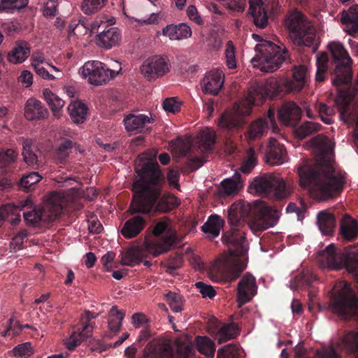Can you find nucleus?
Segmentation results:
<instances>
[{
    "instance_id": "1",
    "label": "nucleus",
    "mask_w": 358,
    "mask_h": 358,
    "mask_svg": "<svg viewBox=\"0 0 358 358\" xmlns=\"http://www.w3.org/2000/svg\"><path fill=\"white\" fill-rule=\"evenodd\" d=\"M138 164L135 170L138 178L132 185L133 199L129 208L130 215L149 214L153 209L157 213H168L180 205L175 196L164 194L162 196L164 176L156 160H145L139 155Z\"/></svg>"
},
{
    "instance_id": "2",
    "label": "nucleus",
    "mask_w": 358,
    "mask_h": 358,
    "mask_svg": "<svg viewBox=\"0 0 358 358\" xmlns=\"http://www.w3.org/2000/svg\"><path fill=\"white\" fill-rule=\"evenodd\" d=\"M299 185L307 189L317 200L324 201L341 192L343 178L334 176V169L328 165L324 169L303 160L297 168Z\"/></svg>"
},
{
    "instance_id": "3",
    "label": "nucleus",
    "mask_w": 358,
    "mask_h": 358,
    "mask_svg": "<svg viewBox=\"0 0 358 358\" xmlns=\"http://www.w3.org/2000/svg\"><path fill=\"white\" fill-rule=\"evenodd\" d=\"M279 210L273 208L263 201L251 207L250 203L238 201L228 209L227 221L231 227H248L255 234L273 227L280 217Z\"/></svg>"
},
{
    "instance_id": "4",
    "label": "nucleus",
    "mask_w": 358,
    "mask_h": 358,
    "mask_svg": "<svg viewBox=\"0 0 358 358\" xmlns=\"http://www.w3.org/2000/svg\"><path fill=\"white\" fill-rule=\"evenodd\" d=\"M74 188L66 191H57L50 193L47 198L45 208H30L23 210V217L26 224L31 227H38L42 221H52L58 217L67 204L73 199Z\"/></svg>"
},
{
    "instance_id": "5",
    "label": "nucleus",
    "mask_w": 358,
    "mask_h": 358,
    "mask_svg": "<svg viewBox=\"0 0 358 358\" xmlns=\"http://www.w3.org/2000/svg\"><path fill=\"white\" fill-rule=\"evenodd\" d=\"M284 27L289 38L296 46L317 45V34L313 23L301 11L294 9L288 12L284 19Z\"/></svg>"
},
{
    "instance_id": "6",
    "label": "nucleus",
    "mask_w": 358,
    "mask_h": 358,
    "mask_svg": "<svg viewBox=\"0 0 358 358\" xmlns=\"http://www.w3.org/2000/svg\"><path fill=\"white\" fill-rule=\"evenodd\" d=\"M252 37L262 42L255 46V50L261 53V56H256L252 59L254 66H257L262 71L266 73L278 69L285 60L287 51L282 50L280 46L271 41L262 40L261 36L256 34H253Z\"/></svg>"
},
{
    "instance_id": "7",
    "label": "nucleus",
    "mask_w": 358,
    "mask_h": 358,
    "mask_svg": "<svg viewBox=\"0 0 358 358\" xmlns=\"http://www.w3.org/2000/svg\"><path fill=\"white\" fill-rule=\"evenodd\" d=\"M318 261L324 267L340 270L345 268L349 273L358 275V256L355 252L337 250L334 244L329 245L318 255Z\"/></svg>"
},
{
    "instance_id": "8",
    "label": "nucleus",
    "mask_w": 358,
    "mask_h": 358,
    "mask_svg": "<svg viewBox=\"0 0 358 358\" xmlns=\"http://www.w3.org/2000/svg\"><path fill=\"white\" fill-rule=\"evenodd\" d=\"M328 47L331 55L332 65L334 66L331 72L333 85L340 86L343 84H348L352 78V59L341 43L331 42Z\"/></svg>"
},
{
    "instance_id": "9",
    "label": "nucleus",
    "mask_w": 358,
    "mask_h": 358,
    "mask_svg": "<svg viewBox=\"0 0 358 358\" xmlns=\"http://www.w3.org/2000/svg\"><path fill=\"white\" fill-rule=\"evenodd\" d=\"M152 234L156 237L164 234L159 240L145 239V247L153 257H158L169 252L177 244V234L170 226L169 219L166 217L155 224Z\"/></svg>"
},
{
    "instance_id": "10",
    "label": "nucleus",
    "mask_w": 358,
    "mask_h": 358,
    "mask_svg": "<svg viewBox=\"0 0 358 358\" xmlns=\"http://www.w3.org/2000/svg\"><path fill=\"white\" fill-rule=\"evenodd\" d=\"M250 186L257 193L278 200L285 198L288 194L285 182L278 173H265L256 178Z\"/></svg>"
},
{
    "instance_id": "11",
    "label": "nucleus",
    "mask_w": 358,
    "mask_h": 358,
    "mask_svg": "<svg viewBox=\"0 0 358 358\" xmlns=\"http://www.w3.org/2000/svg\"><path fill=\"white\" fill-rule=\"evenodd\" d=\"M331 310L347 319L355 316L358 310V299L348 283L338 290L331 298Z\"/></svg>"
},
{
    "instance_id": "12",
    "label": "nucleus",
    "mask_w": 358,
    "mask_h": 358,
    "mask_svg": "<svg viewBox=\"0 0 358 358\" xmlns=\"http://www.w3.org/2000/svg\"><path fill=\"white\" fill-rule=\"evenodd\" d=\"M308 68L304 65L294 66L291 78L281 81L274 80L271 88L275 96H280L290 92H299L308 83Z\"/></svg>"
},
{
    "instance_id": "13",
    "label": "nucleus",
    "mask_w": 358,
    "mask_h": 358,
    "mask_svg": "<svg viewBox=\"0 0 358 358\" xmlns=\"http://www.w3.org/2000/svg\"><path fill=\"white\" fill-rule=\"evenodd\" d=\"M111 70L99 61H88L80 68V73L84 78H88V82L95 86L106 84L116 77L121 71Z\"/></svg>"
},
{
    "instance_id": "14",
    "label": "nucleus",
    "mask_w": 358,
    "mask_h": 358,
    "mask_svg": "<svg viewBox=\"0 0 358 358\" xmlns=\"http://www.w3.org/2000/svg\"><path fill=\"white\" fill-rule=\"evenodd\" d=\"M241 227H231L230 230L224 233L223 242L229 248L231 255L243 257L248 252V241L245 238V231Z\"/></svg>"
},
{
    "instance_id": "15",
    "label": "nucleus",
    "mask_w": 358,
    "mask_h": 358,
    "mask_svg": "<svg viewBox=\"0 0 358 358\" xmlns=\"http://www.w3.org/2000/svg\"><path fill=\"white\" fill-rule=\"evenodd\" d=\"M171 68V64L167 57L154 56L146 59L141 66V72L149 81L164 76Z\"/></svg>"
},
{
    "instance_id": "16",
    "label": "nucleus",
    "mask_w": 358,
    "mask_h": 358,
    "mask_svg": "<svg viewBox=\"0 0 358 358\" xmlns=\"http://www.w3.org/2000/svg\"><path fill=\"white\" fill-rule=\"evenodd\" d=\"M301 109L294 102L284 103L278 110L280 122L285 126L296 127L301 118Z\"/></svg>"
},
{
    "instance_id": "17",
    "label": "nucleus",
    "mask_w": 358,
    "mask_h": 358,
    "mask_svg": "<svg viewBox=\"0 0 358 358\" xmlns=\"http://www.w3.org/2000/svg\"><path fill=\"white\" fill-rule=\"evenodd\" d=\"M257 292L255 278L250 273L243 275L237 287V301L241 304L250 301Z\"/></svg>"
},
{
    "instance_id": "18",
    "label": "nucleus",
    "mask_w": 358,
    "mask_h": 358,
    "mask_svg": "<svg viewBox=\"0 0 358 358\" xmlns=\"http://www.w3.org/2000/svg\"><path fill=\"white\" fill-rule=\"evenodd\" d=\"M32 201L26 199L20 201L17 205L6 204L0 208V219L9 221L12 225L15 226L21 221L20 211L31 208Z\"/></svg>"
},
{
    "instance_id": "19",
    "label": "nucleus",
    "mask_w": 358,
    "mask_h": 358,
    "mask_svg": "<svg viewBox=\"0 0 358 358\" xmlns=\"http://www.w3.org/2000/svg\"><path fill=\"white\" fill-rule=\"evenodd\" d=\"M224 77L221 70L216 69L210 71L202 80L203 92L206 94L217 95L224 85Z\"/></svg>"
},
{
    "instance_id": "20",
    "label": "nucleus",
    "mask_w": 358,
    "mask_h": 358,
    "mask_svg": "<svg viewBox=\"0 0 358 358\" xmlns=\"http://www.w3.org/2000/svg\"><path fill=\"white\" fill-rule=\"evenodd\" d=\"M286 154L285 146L274 138H270L265 154L266 162L271 165L282 164Z\"/></svg>"
},
{
    "instance_id": "21",
    "label": "nucleus",
    "mask_w": 358,
    "mask_h": 358,
    "mask_svg": "<svg viewBox=\"0 0 358 358\" xmlns=\"http://www.w3.org/2000/svg\"><path fill=\"white\" fill-rule=\"evenodd\" d=\"M336 347L348 354L358 353V331H345L336 343Z\"/></svg>"
},
{
    "instance_id": "22",
    "label": "nucleus",
    "mask_w": 358,
    "mask_h": 358,
    "mask_svg": "<svg viewBox=\"0 0 358 358\" xmlns=\"http://www.w3.org/2000/svg\"><path fill=\"white\" fill-rule=\"evenodd\" d=\"M38 152L39 150L31 139L24 138L22 140L23 159L29 166L34 169H38L42 166V162L38 160Z\"/></svg>"
},
{
    "instance_id": "23",
    "label": "nucleus",
    "mask_w": 358,
    "mask_h": 358,
    "mask_svg": "<svg viewBox=\"0 0 358 358\" xmlns=\"http://www.w3.org/2000/svg\"><path fill=\"white\" fill-rule=\"evenodd\" d=\"M146 224L145 219L141 215H135L127 220L121 229V234L125 238L136 237L144 229Z\"/></svg>"
},
{
    "instance_id": "24",
    "label": "nucleus",
    "mask_w": 358,
    "mask_h": 358,
    "mask_svg": "<svg viewBox=\"0 0 358 358\" xmlns=\"http://www.w3.org/2000/svg\"><path fill=\"white\" fill-rule=\"evenodd\" d=\"M341 22L348 34L352 36L358 34V5H353L342 12Z\"/></svg>"
},
{
    "instance_id": "25",
    "label": "nucleus",
    "mask_w": 358,
    "mask_h": 358,
    "mask_svg": "<svg viewBox=\"0 0 358 358\" xmlns=\"http://www.w3.org/2000/svg\"><path fill=\"white\" fill-rule=\"evenodd\" d=\"M154 120L144 114L130 113L124 118V124L127 131L141 133L148 124L152 123Z\"/></svg>"
},
{
    "instance_id": "26",
    "label": "nucleus",
    "mask_w": 358,
    "mask_h": 358,
    "mask_svg": "<svg viewBox=\"0 0 358 358\" xmlns=\"http://www.w3.org/2000/svg\"><path fill=\"white\" fill-rule=\"evenodd\" d=\"M150 252L145 247V242L140 247H133L128 249L122 256L123 265L134 266L140 264L143 259L148 257Z\"/></svg>"
},
{
    "instance_id": "27",
    "label": "nucleus",
    "mask_w": 358,
    "mask_h": 358,
    "mask_svg": "<svg viewBox=\"0 0 358 358\" xmlns=\"http://www.w3.org/2000/svg\"><path fill=\"white\" fill-rule=\"evenodd\" d=\"M49 113L42 103L35 99H29L24 107V116L28 120L45 119Z\"/></svg>"
},
{
    "instance_id": "28",
    "label": "nucleus",
    "mask_w": 358,
    "mask_h": 358,
    "mask_svg": "<svg viewBox=\"0 0 358 358\" xmlns=\"http://www.w3.org/2000/svg\"><path fill=\"white\" fill-rule=\"evenodd\" d=\"M244 124L243 117L231 112H224L220 115L218 126L220 129L230 132L238 130Z\"/></svg>"
},
{
    "instance_id": "29",
    "label": "nucleus",
    "mask_w": 358,
    "mask_h": 358,
    "mask_svg": "<svg viewBox=\"0 0 358 358\" xmlns=\"http://www.w3.org/2000/svg\"><path fill=\"white\" fill-rule=\"evenodd\" d=\"M268 121L266 118L260 117L252 121L245 134L249 141H253L265 136L268 131Z\"/></svg>"
},
{
    "instance_id": "30",
    "label": "nucleus",
    "mask_w": 358,
    "mask_h": 358,
    "mask_svg": "<svg viewBox=\"0 0 358 358\" xmlns=\"http://www.w3.org/2000/svg\"><path fill=\"white\" fill-rule=\"evenodd\" d=\"M317 224L323 234L331 235L336 227L335 215L327 210H322L317 213Z\"/></svg>"
},
{
    "instance_id": "31",
    "label": "nucleus",
    "mask_w": 358,
    "mask_h": 358,
    "mask_svg": "<svg viewBox=\"0 0 358 358\" xmlns=\"http://www.w3.org/2000/svg\"><path fill=\"white\" fill-rule=\"evenodd\" d=\"M30 55V48L27 42L22 41L16 43L13 49L8 53V59L10 62L17 64L24 62Z\"/></svg>"
},
{
    "instance_id": "32",
    "label": "nucleus",
    "mask_w": 358,
    "mask_h": 358,
    "mask_svg": "<svg viewBox=\"0 0 358 358\" xmlns=\"http://www.w3.org/2000/svg\"><path fill=\"white\" fill-rule=\"evenodd\" d=\"M99 45L106 48H111L118 44L120 40V32L117 27H110L98 36Z\"/></svg>"
},
{
    "instance_id": "33",
    "label": "nucleus",
    "mask_w": 358,
    "mask_h": 358,
    "mask_svg": "<svg viewBox=\"0 0 358 358\" xmlns=\"http://www.w3.org/2000/svg\"><path fill=\"white\" fill-rule=\"evenodd\" d=\"M224 225V220L217 215H211L201 227V231L207 234L208 238H214L219 236Z\"/></svg>"
},
{
    "instance_id": "34",
    "label": "nucleus",
    "mask_w": 358,
    "mask_h": 358,
    "mask_svg": "<svg viewBox=\"0 0 358 358\" xmlns=\"http://www.w3.org/2000/svg\"><path fill=\"white\" fill-rule=\"evenodd\" d=\"M340 233L345 240L348 241H353L358 236L357 222L349 216H345L341 222Z\"/></svg>"
},
{
    "instance_id": "35",
    "label": "nucleus",
    "mask_w": 358,
    "mask_h": 358,
    "mask_svg": "<svg viewBox=\"0 0 358 358\" xmlns=\"http://www.w3.org/2000/svg\"><path fill=\"white\" fill-rule=\"evenodd\" d=\"M67 109L74 123L81 124L86 120L88 108L83 102L80 101L71 102Z\"/></svg>"
},
{
    "instance_id": "36",
    "label": "nucleus",
    "mask_w": 358,
    "mask_h": 358,
    "mask_svg": "<svg viewBox=\"0 0 358 358\" xmlns=\"http://www.w3.org/2000/svg\"><path fill=\"white\" fill-rule=\"evenodd\" d=\"M92 334V327L89 324H85L79 333L73 332L70 338L66 342V347L69 350H73L83 341L90 337Z\"/></svg>"
},
{
    "instance_id": "37",
    "label": "nucleus",
    "mask_w": 358,
    "mask_h": 358,
    "mask_svg": "<svg viewBox=\"0 0 358 358\" xmlns=\"http://www.w3.org/2000/svg\"><path fill=\"white\" fill-rule=\"evenodd\" d=\"M216 141L215 132L207 129L201 131L198 141L199 149L202 152H209L213 150Z\"/></svg>"
},
{
    "instance_id": "38",
    "label": "nucleus",
    "mask_w": 358,
    "mask_h": 358,
    "mask_svg": "<svg viewBox=\"0 0 358 358\" xmlns=\"http://www.w3.org/2000/svg\"><path fill=\"white\" fill-rule=\"evenodd\" d=\"M43 95L44 99L50 107L54 116L59 117L60 116V110L64 106V101L48 88L43 90Z\"/></svg>"
},
{
    "instance_id": "39",
    "label": "nucleus",
    "mask_w": 358,
    "mask_h": 358,
    "mask_svg": "<svg viewBox=\"0 0 358 358\" xmlns=\"http://www.w3.org/2000/svg\"><path fill=\"white\" fill-rule=\"evenodd\" d=\"M322 126L320 124L311 122L306 121L303 122L300 126L295 127L294 135L295 136L303 140L311 135L316 134L321 129Z\"/></svg>"
},
{
    "instance_id": "40",
    "label": "nucleus",
    "mask_w": 358,
    "mask_h": 358,
    "mask_svg": "<svg viewBox=\"0 0 358 358\" xmlns=\"http://www.w3.org/2000/svg\"><path fill=\"white\" fill-rule=\"evenodd\" d=\"M239 332L240 330L234 322L225 324L217 333V342L219 344H222L234 339L239 334Z\"/></svg>"
},
{
    "instance_id": "41",
    "label": "nucleus",
    "mask_w": 358,
    "mask_h": 358,
    "mask_svg": "<svg viewBox=\"0 0 358 358\" xmlns=\"http://www.w3.org/2000/svg\"><path fill=\"white\" fill-rule=\"evenodd\" d=\"M195 345L198 351L208 357H213L215 352V345L208 336H198L195 338Z\"/></svg>"
},
{
    "instance_id": "42",
    "label": "nucleus",
    "mask_w": 358,
    "mask_h": 358,
    "mask_svg": "<svg viewBox=\"0 0 358 358\" xmlns=\"http://www.w3.org/2000/svg\"><path fill=\"white\" fill-rule=\"evenodd\" d=\"M222 189L227 195H234L238 193L242 187L241 175L236 173L232 178L224 179L221 183Z\"/></svg>"
},
{
    "instance_id": "43",
    "label": "nucleus",
    "mask_w": 358,
    "mask_h": 358,
    "mask_svg": "<svg viewBox=\"0 0 358 358\" xmlns=\"http://www.w3.org/2000/svg\"><path fill=\"white\" fill-rule=\"evenodd\" d=\"M317 280L316 275L311 271L306 270L297 275L290 282V287L292 289L310 286Z\"/></svg>"
},
{
    "instance_id": "44",
    "label": "nucleus",
    "mask_w": 358,
    "mask_h": 358,
    "mask_svg": "<svg viewBox=\"0 0 358 358\" xmlns=\"http://www.w3.org/2000/svg\"><path fill=\"white\" fill-rule=\"evenodd\" d=\"M125 313L117 310L116 306H113L109 311L108 327L110 330L114 333L118 332L122 326V322L124 319Z\"/></svg>"
},
{
    "instance_id": "45",
    "label": "nucleus",
    "mask_w": 358,
    "mask_h": 358,
    "mask_svg": "<svg viewBox=\"0 0 358 358\" xmlns=\"http://www.w3.org/2000/svg\"><path fill=\"white\" fill-rule=\"evenodd\" d=\"M29 0H0V10L13 13L25 8Z\"/></svg>"
},
{
    "instance_id": "46",
    "label": "nucleus",
    "mask_w": 358,
    "mask_h": 358,
    "mask_svg": "<svg viewBox=\"0 0 358 358\" xmlns=\"http://www.w3.org/2000/svg\"><path fill=\"white\" fill-rule=\"evenodd\" d=\"M107 0H83L81 9L87 15L98 12L106 3Z\"/></svg>"
},
{
    "instance_id": "47",
    "label": "nucleus",
    "mask_w": 358,
    "mask_h": 358,
    "mask_svg": "<svg viewBox=\"0 0 358 358\" xmlns=\"http://www.w3.org/2000/svg\"><path fill=\"white\" fill-rule=\"evenodd\" d=\"M42 179V176L37 172H31L24 175L20 180V185L27 192L31 190L32 187Z\"/></svg>"
},
{
    "instance_id": "48",
    "label": "nucleus",
    "mask_w": 358,
    "mask_h": 358,
    "mask_svg": "<svg viewBox=\"0 0 358 358\" xmlns=\"http://www.w3.org/2000/svg\"><path fill=\"white\" fill-rule=\"evenodd\" d=\"M165 296L173 312L178 313L182 310L183 301L180 294L169 292Z\"/></svg>"
},
{
    "instance_id": "49",
    "label": "nucleus",
    "mask_w": 358,
    "mask_h": 358,
    "mask_svg": "<svg viewBox=\"0 0 358 358\" xmlns=\"http://www.w3.org/2000/svg\"><path fill=\"white\" fill-rule=\"evenodd\" d=\"M203 163L202 157L189 156L183 164L182 169L185 172H193L202 166Z\"/></svg>"
},
{
    "instance_id": "50",
    "label": "nucleus",
    "mask_w": 358,
    "mask_h": 358,
    "mask_svg": "<svg viewBox=\"0 0 358 358\" xmlns=\"http://www.w3.org/2000/svg\"><path fill=\"white\" fill-rule=\"evenodd\" d=\"M17 153L13 149H7L0 152V169H3L13 163L16 159Z\"/></svg>"
},
{
    "instance_id": "51",
    "label": "nucleus",
    "mask_w": 358,
    "mask_h": 358,
    "mask_svg": "<svg viewBox=\"0 0 358 358\" xmlns=\"http://www.w3.org/2000/svg\"><path fill=\"white\" fill-rule=\"evenodd\" d=\"M253 18L254 24L260 29H264L268 24V15L265 10H259L254 13H250Z\"/></svg>"
},
{
    "instance_id": "52",
    "label": "nucleus",
    "mask_w": 358,
    "mask_h": 358,
    "mask_svg": "<svg viewBox=\"0 0 358 358\" xmlns=\"http://www.w3.org/2000/svg\"><path fill=\"white\" fill-rule=\"evenodd\" d=\"M72 148L73 142L70 140H65L57 149V157L61 161L65 160L69 157Z\"/></svg>"
},
{
    "instance_id": "53",
    "label": "nucleus",
    "mask_w": 358,
    "mask_h": 358,
    "mask_svg": "<svg viewBox=\"0 0 358 358\" xmlns=\"http://www.w3.org/2000/svg\"><path fill=\"white\" fill-rule=\"evenodd\" d=\"M15 357H29L33 354V350L29 343H24L15 346L13 350Z\"/></svg>"
},
{
    "instance_id": "54",
    "label": "nucleus",
    "mask_w": 358,
    "mask_h": 358,
    "mask_svg": "<svg viewBox=\"0 0 358 358\" xmlns=\"http://www.w3.org/2000/svg\"><path fill=\"white\" fill-rule=\"evenodd\" d=\"M256 161L257 158L255 155V152L253 150L250 149L248 159L243 163L240 170L241 172L248 174L256 165Z\"/></svg>"
},
{
    "instance_id": "55",
    "label": "nucleus",
    "mask_w": 358,
    "mask_h": 358,
    "mask_svg": "<svg viewBox=\"0 0 358 358\" xmlns=\"http://www.w3.org/2000/svg\"><path fill=\"white\" fill-rule=\"evenodd\" d=\"M226 62L229 69H234L236 68V61L235 57L234 47L231 42L229 41L225 50Z\"/></svg>"
},
{
    "instance_id": "56",
    "label": "nucleus",
    "mask_w": 358,
    "mask_h": 358,
    "mask_svg": "<svg viewBox=\"0 0 358 358\" xmlns=\"http://www.w3.org/2000/svg\"><path fill=\"white\" fill-rule=\"evenodd\" d=\"M28 233L25 229L21 230L15 235L11 242L10 246L15 250H19L22 248L24 240L27 237Z\"/></svg>"
},
{
    "instance_id": "57",
    "label": "nucleus",
    "mask_w": 358,
    "mask_h": 358,
    "mask_svg": "<svg viewBox=\"0 0 358 358\" xmlns=\"http://www.w3.org/2000/svg\"><path fill=\"white\" fill-rule=\"evenodd\" d=\"M181 104L175 97L167 98L164 101V109L172 113H176L180 110Z\"/></svg>"
},
{
    "instance_id": "58",
    "label": "nucleus",
    "mask_w": 358,
    "mask_h": 358,
    "mask_svg": "<svg viewBox=\"0 0 358 358\" xmlns=\"http://www.w3.org/2000/svg\"><path fill=\"white\" fill-rule=\"evenodd\" d=\"M196 287L199 289L200 293L201 294L203 298H209L213 299L215 294L216 292L211 285H206L203 282H198L196 283Z\"/></svg>"
},
{
    "instance_id": "59",
    "label": "nucleus",
    "mask_w": 358,
    "mask_h": 358,
    "mask_svg": "<svg viewBox=\"0 0 358 358\" xmlns=\"http://www.w3.org/2000/svg\"><path fill=\"white\" fill-rule=\"evenodd\" d=\"M236 350L234 345H227L217 350V358H235Z\"/></svg>"
},
{
    "instance_id": "60",
    "label": "nucleus",
    "mask_w": 358,
    "mask_h": 358,
    "mask_svg": "<svg viewBox=\"0 0 358 358\" xmlns=\"http://www.w3.org/2000/svg\"><path fill=\"white\" fill-rule=\"evenodd\" d=\"M57 0H48L43 8V13L44 16L53 17L57 14Z\"/></svg>"
},
{
    "instance_id": "61",
    "label": "nucleus",
    "mask_w": 358,
    "mask_h": 358,
    "mask_svg": "<svg viewBox=\"0 0 358 358\" xmlns=\"http://www.w3.org/2000/svg\"><path fill=\"white\" fill-rule=\"evenodd\" d=\"M314 358H341V357L334 348L331 347L321 351H317Z\"/></svg>"
},
{
    "instance_id": "62",
    "label": "nucleus",
    "mask_w": 358,
    "mask_h": 358,
    "mask_svg": "<svg viewBox=\"0 0 358 358\" xmlns=\"http://www.w3.org/2000/svg\"><path fill=\"white\" fill-rule=\"evenodd\" d=\"M187 14L189 18L196 22L197 24L201 25L203 24V20L199 15L196 8L194 5H190L187 7Z\"/></svg>"
},
{
    "instance_id": "63",
    "label": "nucleus",
    "mask_w": 358,
    "mask_h": 358,
    "mask_svg": "<svg viewBox=\"0 0 358 358\" xmlns=\"http://www.w3.org/2000/svg\"><path fill=\"white\" fill-rule=\"evenodd\" d=\"M88 229L90 232L100 234L103 229L102 224L96 216H92L88 220Z\"/></svg>"
},
{
    "instance_id": "64",
    "label": "nucleus",
    "mask_w": 358,
    "mask_h": 358,
    "mask_svg": "<svg viewBox=\"0 0 358 358\" xmlns=\"http://www.w3.org/2000/svg\"><path fill=\"white\" fill-rule=\"evenodd\" d=\"M246 266L243 262L240 260H238L235 264L234 266L232 268L231 273H230V281H234L237 279L240 274L243 271L245 268Z\"/></svg>"
}]
</instances>
